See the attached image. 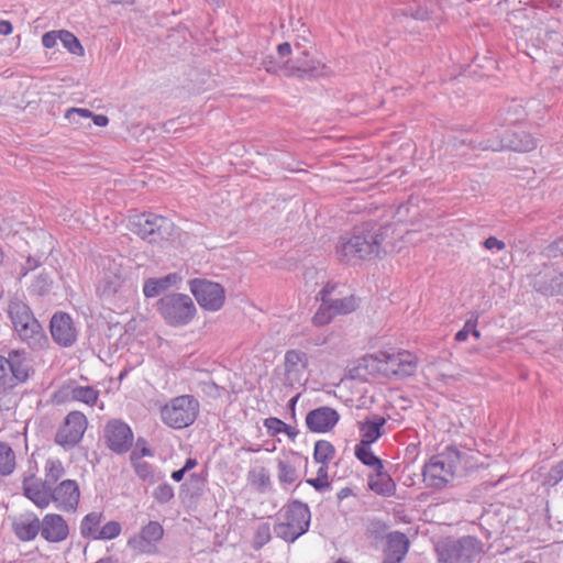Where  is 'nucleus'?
<instances>
[{"mask_svg": "<svg viewBox=\"0 0 563 563\" xmlns=\"http://www.w3.org/2000/svg\"><path fill=\"white\" fill-rule=\"evenodd\" d=\"M97 294L103 302L113 306V310L122 309L134 300L136 287L121 261L107 258L102 262Z\"/></svg>", "mask_w": 563, "mask_h": 563, "instance_id": "nucleus-1", "label": "nucleus"}, {"mask_svg": "<svg viewBox=\"0 0 563 563\" xmlns=\"http://www.w3.org/2000/svg\"><path fill=\"white\" fill-rule=\"evenodd\" d=\"M390 225L372 227L355 231L349 239H341L336 245V255L341 262L354 263L361 260H372L385 251V240Z\"/></svg>", "mask_w": 563, "mask_h": 563, "instance_id": "nucleus-2", "label": "nucleus"}, {"mask_svg": "<svg viewBox=\"0 0 563 563\" xmlns=\"http://www.w3.org/2000/svg\"><path fill=\"white\" fill-rule=\"evenodd\" d=\"M311 512L307 504L292 500L282 508L274 525L277 538L294 543L303 536L310 527Z\"/></svg>", "mask_w": 563, "mask_h": 563, "instance_id": "nucleus-3", "label": "nucleus"}, {"mask_svg": "<svg viewBox=\"0 0 563 563\" xmlns=\"http://www.w3.org/2000/svg\"><path fill=\"white\" fill-rule=\"evenodd\" d=\"M32 372L29 355L23 349H13L0 355V393H5L29 380Z\"/></svg>", "mask_w": 563, "mask_h": 563, "instance_id": "nucleus-4", "label": "nucleus"}, {"mask_svg": "<svg viewBox=\"0 0 563 563\" xmlns=\"http://www.w3.org/2000/svg\"><path fill=\"white\" fill-rule=\"evenodd\" d=\"M157 311L166 324L180 328L189 324L196 313L197 308L192 299L185 294L173 292L163 296L157 301Z\"/></svg>", "mask_w": 563, "mask_h": 563, "instance_id": "nucleus-5", "label": "nucleus"}, {"mask_svg": "<svg viewBox=\"0 0 563 563\" xmlns=\"http://www.w3.org/2000/svg\"><path fill=\"white\" fill-rule=\"evenodd\" d=\"M366 366L376 369L379 374L390 377L411 376L417 368L416 357L408 351L389 354L378 352L366 360Z\"/></svg>", "mask_w": 563, "mask_h": 563, "instance_id": "nucleus-6", "label": "nucleus"}, {"mask_svg": "<svg viewBox=\"0 0 563 563\" xmlns=\"http://www.w3.org/2000/svg\"><path fill=\"white\" fill-rule=\"evenodd\" d=\"M460 451L448 448L445 452L432 456L423 467V481L428 486L441 488L454 477Z\"/></svg>", "mask_w": 563, "mask_h": 563, "instance_id": "nucleus-7", "label": "nucleus"}, {"mask_svg": "<svg viewBox=\"0 0 563 563\" xmlns=\"http://www.w3.org/2000/svg\"><path fill=\"white\" fill-rule=\"evenodd\" d=\"M199 402L194 396L183 395L173 398L161 409L163 422L174 429H183L190 426L197 418Z\"/></svg>", "mask_w": 563, "mask_h": 563, "instance_id": "nucleus-8", "label": "nucleus"}, {"mask_svg": "<svg viewBox=\"0 0 563 563\" xmlns=\"http://www.w3.org/2000/svg\"><path fill=\"white\" fill-rule=\"evenodd\" d=\"M482 550V542L473 536L446 541L438 548L440 560L444 563H473Z\"/></svg>", "mask_w": 563, "mask_h": 563, "instance_id": "nucleus-9", "label": "nucleus"}, {"mask_svg": "<svg viewBox=\"0 0 563 563\" xmlns=\"http://www.w3.org/2000/svg\"><path fill=\"white\" fill-rule=\"evenodd\" d=\"M132 225L133 232L150 243L168 240L175 231V225L168 218L154 213L136 216L132 221Z\"/></svg>", "mask_w": 563, "mask_h": 563, "instance_id": "nucleus-10", "label": "nucleus"}, {"mask_svg": "<svg viewBox=\"0 0 563 563\" xmlns=\"http://www.w3.org/2000/svg\"><path fill=\"white\" fill-rule=\"evenodd\" d=\"M478 147L483 151H504L510 150L516 152H530L537 147V141L531 134L521 131H503L498 132L494 139H486L478 143Z\"/></svg>", "mask_w": 563, "mask_h": 563, "instance_id": "nucleus-11", "label": "nucleus"}, {"mask_svg": "<svg viewBox=\"0 0 563 563\" xmlns=\"http://www.w3.org/2000/svg\"><path fill=\"white\" fill-rule=\"evenodd\" d=\"M190 291L201 308L209 311H217L222 308L225 299L223 287L206 279H192Z\"/></svg>", "mask_w": 563, "mask_h": 563, "instance_id": "nucleus-12", "label": "nucleus"}, {"mask_svg": "<svg viewBox=\"0 0 563 563\" xmlns=\"http://www.w3.org/2000/svg\"><path fill=\"white\" fill-rule=\"evenodd\" d=\"M87 426L88 421L82 412L77 410L70 411L58 429L55 442L65 449L74 448L82 439Z\"/></svg>", "mask_w": 563, "mask_h": 563, "instance_id": "nucleus-13", "label": "nucleus"}, {"mask_svg": "<svg viewBox=\"0 0 563 563\" xmlns=\"http://www.w3.org/2000/svg\"><path fill=\"white\" fill-rule=\"evenodd\" d=\"M282 70L285 76L300 79H312L329 74V68L325 64L319 60L308 59L306 52H302L301 57L288 59L282 67Z\"/></svg>", "mask_w": 563, "mask_h": 563, "instance_id": "nucleus-14", "label": "nucleus"}, {"mask_svg": "<svg viewBox=\"0 0 563 563\" xmlns=\"http://www.w3.org/2000/svg\"><path fill=\"white\" fill-rule=\"evenodd\" d=\"M532 288L548 297H563V272L553 265H544L531 282Z\"/></svg>", "mask_w": 563, "mask_h": 563, "instance_id": "nucleus-15", "label": "nucleus"}, {"mask_svg": "<svg viewBox=\"0 0 563 563\" xmlns=\"http://www.w3.org/2000/svg\"><path fill=\"white\" fill-rule=\"evenodd\" d=\"M133 432L129 424L121 420H111L104 428L107 446L117 454L128 452L133 444Z\"/></svg>", "mask_w": 563, "mask_h": 563, "instance_id": "nucleus-16", "label": "nucleus"}, {"mask_svg": "<svg viewBox=\"0 0 563 563\" xmlns=\"http://www.w3.org/2000/svg\"><path fill=\"white\" fill-rule=\"evenodd\" d=\"M52 503L64 512H75L80 500V488L76 481L64 479L52 486Z\"/></svg>", "mask_w": 563, "mask_h": 563, "instance_id": "nucleus-17", "label": "nucleus"}, {"mask_svg": "<svg viewBox=\"0 0 563 563\" xmlns=\"http://www.w3.org/2000/svg\"><path fill=\"white\" fill-rule=\"evenodd\" d=\"M69 527L62 515L47 514L41 520V537L51 543H58L68 538Z\"/></svg>", "mask_w": 563, "mask_h": 563, "instance_id": "nucleus-18", "label": "nucleus"}, {"mask_svg": "<svg viewBox=\"0 0 563 563\" xmlns=\"http://www.w3.org/2000/svg\"><path fill=\"white\" fill-rule=\"evenodd\" d=\"M22 488L24 496L38 508H46L52 503V486L45 481L31 476L24 478Z\"/></svg>", "mask_w": 563, "mask_h": 563, "instance_id": "nucleus-19", "label": "nucleus"}, {"mask_svg": "<svg viewBox=\"0 0 563 563\" xmlns=\"http://www.w3.org/2000/svg\"><path fill=\"white\" fill-rule=\"evenodd\" d=\"M308 366V355L300 350H288L284 356L285 379L289 385L299 384Z\"/></svg>", "mask_w": 563, "mask_h": 563, "instance_id": "nucleus-20", "label": "nucleus"}, {"mask_svg": "<svg viewBox=\"0 0 563 563\" xmlns=\"http://www.w3.org/2000/svg\"><path fill=\"white\" fill-rule=\"evenodd\" d=\"M13 330L19 340L32 350L44 349L48 342L47 335L37 319L23 323Z\"/></svg>", "mask_w": 563, "mask_h": 563, "instance_id": "nucleus-21", "label": "nucleus"}, {"mask_svg": "<svg viewBox=\"0 0 563 563\" xmlns=\"http://www.w3.org/2000/svg\"><path fill=\"white\" fill-rule=\"evenodd\" d=\"M339 413L330 407H319L306 416L307 428L317 433L328 432L339 421Z\"/></svg>", "mask_w": 563, "mask_h": 563, "instance_id": "nucleus-22", "label": "nucleus"}, {"mask_svg": "<svg viewBox=\"0 0 563 563\" xmlns=\"http://www.w3.org/2000/svg\"><path fill=\"white\" fill-rule=\"evenodd\" d=\"M51 333L56 343L70 346L76 341V330L67 313H55L51 320Z\"/></svg>", "mask_w": 563, "mask_h": 563, "instance_id": "nucleus-23", "label": "nucleus"}, {"mask_svg": "<svg viewBox=\"0 0 563 563\" xmlns=\"http://www.w3.org/2000/svg\"><path fill=\"white\" fill-rule=\"evenodd\" d=\"M409 550L407 536L399 531L387 534L383 563H402Z\"/></svg>", "mask_w": 563, "mask_h": 563, "instance_id": "nucleus-24", "label": "nucleus"}, {"mask_svg": "<svg viewBox=\"0 0 563 563\" xmlns=\"http://www.w3.org/2000/svg\"><path fill=\"white\" fill-rule=\"evenodd\" d=\"M63 400L80 401L93 406L99 397V391L91 386L64 385L57 393Z\"/></svg>", "mask_w": 563, "mask_h": 563, "instance_id": "nucleus-25", "label": "nucleus"}, {"mask_svg": "<svg viewBox=\"0 0 563 563\" xmlns=\"http://www.w3.org/2000/svg\"><path fill=\"white\" fill-rule=\"evenodd\" d=\"M163 534L164 529L162 525L157 521H150L142 528L140 534L129 540V545L141 551H146L147 547L158 542L163 538Z\"/></svg>", "mask_w": 563, "mask_h": 563, "instance_id": "nucleus-26", "label": "nucleus"}, {"mask_svg": "<svg viewBox=\"0 0 563 563\" xmlns=\"http://www.w3.org/2000/svg\"><path fill=\"white\" fill-rule=\"evenodd\" d=\"M13 531L21 541H32L41 533V520L32 512L26 514L13 522Z\"/></svg>", "mask_w": 563, "mask_h": 563, "instance_id": "nucleus-27", "label": "nucleus"}, {"mask_svg": "<svg viewBox=\"0 0 563 563\" xmlns=\"http://www.w3.org/2000/svg\"><path fill=\"white\" fill-rule=\"evenodd\" d=\"M335 286L328 283L317 295L316 299L320 300L321 303L312 317V323L316 327H323L329 324L334 318V313L331 309V306L327 301V296H331Z\"/></svg>", "mask_w": 563, "mask_h": 563, "instance_id": "nucleus-28", "label": "nucleus"}, {"mask_svg": "<svg viewBox=\"0 0 563 563\" xmlns=\"http://www.w3.org/2000/svg\"><path fill=\"white\" fill-rule=\"evenodd\" d=\"M7 312L13 329L36 319L29 305L18 297H13L9 300Z\"/></svg>", "mask_w": 563, "mask_h": 563, "instance_id": "nucleus-29", "label": "nucleus"}, {"mask_svg": "<svg viewBox=\"0 0 563 563\" xmlns=\"http://www.w3.org/2000/svg\"><path fill=\"white\" fill-rule=\"evenodd\" d=\"M368 487L377 495L385 497L394 496L396 493V484L394 479L383 470H374L368 475Z\"/></svg>", "mask_w": 563, "mask_h": 563, "instance_id": "nucleus-30", "label": "nucleus"}, {"mask_svg": "<svg viewBox=\"0 0 563 563\" xmlns=\"http://www.w3.org/2000/svg\"><path fill=\"white\" fill-rule=\"evenodd\" d=\"M386 424V419L382 416H374L373 418H367L363 422L358 423V429L361 433L360 443L372 444L376 442L383 434V427Z\"/></svg>", "mask_w": 563, "mask_h": 563, "instance_id": "nucleus-31", "label": "nucleus"}, {"mask_svg": "<svg viewBox=\"0 0 563 563\" xmlns=\"http://www.w3.org/2000/svg\"><path fill=\"white\" fill-rule=\"evenodd\" d=\"M180 282L181 277L177 273H172L161 278H148L144 283L143 294L146 298H153Z\"/></svg>", "mask_w": 563, "mask_h": 563, "instance_id": "nucleus-32", "label": "nucleus"}, {"mask_svg": "<svg viewBox=\"0 0 563 563\" xmlns=\"http://www.w3.org/2000/svg\"><path fill=\"white\" fill-rule=\"evenodd\" d=\"M327 301L331 306L335 317L339 314L351 313L358 306L357 298L353 295L343 298H331L330 296H327Z\"/></svg>", "mask_w": 563, "mask_h": 563, "instance_id": "nucleus-33", "label": "nucleus"}, {"mask_svg": "<svg viewBox=\"0 0 563 563\" xmlns=\"http://www.w3.org/2000/svg\"><path fill=\"white\" fill-rule=\"evenodd\" d=\"M355 456L364 464L374 470H383L384 465L371 450V444L357 443L354 448Z\"/></svg>", "mask_w": 563, "mask_h": 563, "instance_id": "nucleus-34", "label": "nucleus"}, {"mask_svg": "<svg viewBox=\"0 0 563 563\" xmlns=\"http://www.w3.org/2000/svg\"><path fill=\"white\" fill-rule=\"evenodd\" d=\"M250 484L261 493H266L272 488V482L268 471L265 467H255L247 474Z\"/></svg>", "mask_w": 563, "mask_h": 563, "instance_id": "nucleus-35", "label": "nucleus"}, {"mask_svg": "<svg viewBox=\"0 0 563 563\" xmlns=\"http://www.w3.org/2000/svg\"><path fill=\"white\" fill-rule=\"evenodd\" d=\"M102 514L100 512H90L86 515L80 523V532L84 538H91L93 540L97 539V536L100 531L99 526L102 520Z\"/></svg>", "mask_w": 563, "mask_h": 563, "instance_id": "nucleus-36", "label": "nucleus"}, {"mask_svg": "<svg viewBox=\"0 0 563 563\" xmlns=\"http://www.w3.org/2000/svg\"><path fill=\"white\" fill-rule=\"evenodd\" d=\"M298 472L294 464L287 460L277 461V478L280 485H292L298 481Z\"/></svg>", "mask_w": 563, "mask_h": 563, "instance_id": "nucleus-37", "label": "nucleus"}, {"mask_svg": "<svg viewBox=\"0 0 563 563\" xmlns=\"http://www.w3.org/2000/svg\"><path fill=\"white\" fill-rule=\"evenodd\" d=\"M15 470V454L12 448L5 443L0 442V475L8 476Z\"/></svg>", "mask_w": 563, "mask_h": 563, "instance_id": "nucleus-38", "label": "nucleus"}, {"mask_svg": "<svg viewBox=\"0 0 563 563\" xmlns=\"http://www.w3.org/2000/svg\"><path fill=\"white\" fill-rule=\"evenodd\" d=\"M44 472V481L47 482L51 486L60 479L66 473L62 461L58 459H48L45 462Z\"/></svg>", "mask_w": 563, "mask_h": 563, "instance_id": "nucleus-39", "label": "nucleus"}, {"mask_svg": "<svg viewBox=\"0 0 563 563\" xmlns=\"http://www.w3.org/2000/svg\"><path fill=\"white\" fill-rule=\"evenodd\" d=\"M90 117H92V112L82 108H70L65 113V118L71 124L78 125L80 128L91 126Z\"/></svg>", "mask_w": 563, "mask_h": 563, "instance_id": "nucleus-40", "label": "nucleus"}, {"mask_svg": "<svg viewBox=\"0 0 563 563\" xmlns=\"http://www.w3.org/2000/svg\"><path fill=\"white\" fill-rule=\"evenodd\" d=\"M334 446L325 440H319L314 444L313 457L316 462L327 464L334 457Z\"/></svg>", "mask_w": 563, "mask_h": 563, "instance_id": "nucleus-41", "label": "nucleus"}, {"mask_svg": "<svg viewBox=\"0 0 563 563\" xmlns=\"http://www.w3.org/2000/svg\"><path fill=\"white\" fill-rule=\"evenodd\" d=\"M272 539V530L271 525L268 522H263L258 525L254 532L252 547L254 550H260L264 545H266Z\"/></svg>", "mask_w": 563, "mask_h": 563, "instance_id": "nucleus-42", "label": "nucleus"}, {"mask_svg": "<svg viewBox=\"0 0 563 563\" xmlns=\"http://www.w3.org/2000/svg\"><path fill=\"white\" fill-rule=\"evenodd\" d=\"M131 459H132L133 466H134V470H135V473L137 474V476L143 481H147L148 483H154L155 474H154L152 465L145 461L140 460L139 457L136 459L135 452L132 453Z\"/></svg>", "mask_w": 563, "mask_h": 563, "instance_id": "nucleus-43", "label": "nucleus"}, {"mask_svg": "<svg viewBox=\"0 0 563 563\" xmlns=\"http://www.w3.org/2000/svg\"><path fill=\"white\" fill-rule=\"evenodd\" d=\"M60 42L63 46L71 54L82 56L85 51L79 40L69 31L62 30Z\"/></svg>", "mask_w": 563, "mask_h": 563, "instance_id": "nucleus-44", "label": "nucleus"}, {"mask_svg": "<svg viewBox=\"0 0 563 563\" xmlns=\"http://www.w3.org/2000/svg\"><path fill=\"white\" fill-rule=\"evenodd\" d=\"M307 484L311 485L316 490L320 493L329 490L331 485L328 481L327 466H321L318 470V476L316 478L307 479Z\"/></svg>", "mask_w": 563, "mask_h": 563, "instance_id": "nucleus-45", "label": "nucleus"}, {"mask_svg": "<svg viewBox=\"0 0 563 563\" xmlns=\"http://www.w3.org/2000/svg\"><path fill=\"white\" fill-rule=\"evenodd\" d=\"M121 533V525L118 521L107 522L99 531L96 540H112Z\"/></svg>", "mask_w": 563, "mask_h": 563, "instance_id": "nucleus-46", "label": "nucleus"}, {"mask_svg": "<svg viewBox=\"0 0 563 563\" xmlns=\"http://www.w3.org/2000/svg\"><path fill=\"white\" fill-rule=\"evenodd\" d=\"M394 15L395 16H410L416 20L423 21V20L429 19V11L424 8H417V9H412L411 7L410 8H398V9H395Z\"/></svg>", "mask_w": 563, "mask_h": 563, "instance_id": "nucleus-47", "label": "nucleus"}, {"mask_svg": "<svg viewBox=\"0 0 563 563\" xmlns=\"http://www.w3.org/2000/svg\"><path fill=\"white\" fill-rule=\"evenodd\" d=\"M156 501L165 504L174 497V488L168 483L159 484L153 492Z\"/></svg>", "mask_w": 563, "mask_h": 563, "instance_id": "nucleus-48", "label": "nucleus"}, {"mask_svg": "<svg viewBox=\"0 0 563 563\" xmlns=\"http://www.w3.org/2000/svg\"><path fill=\"white\" fill-rule=\"evenodd\" d=\"M52 280L45 274H40L32 284L33 290L38 295H44L49 291Z\"/></svg>", "mask_w": 563, "mask_h": 563, "instance_id": "nucleus-49", "label": "nucleus"}, {"mask_svg": "<svg viewBox=\"0 0 563 563\" xmlns=\"http://www.w3.org/2000/svg\"><path fill=\"white\" fill-rule=\"evenodd\" d=\"M477 323V317H474V318H471L468 319L463 329H461L456 334H455V341L457 342H464L467 340L468 335L471 334V330H473L474 328V324Z\"/></svg>", "mask_w": 563, "mask_h": 563, "instance_id": "nucleus-50", "label": "nucleus"}, {"mask_svg": "<svg viewBox=\"0 0 563 563\" xmlns=\"http://www.w3.org/2000/svg\"><path fill=\"white\" fill-rule=\"evenodd\" d=\"M264 426L267 429L268 432H271L273 435L283 432V428L285 427V422H283L278 418H267L264 420Z\"/></svg>", "mask_w": 563, "mask_h": 563, "instance_id": "nucleus-51", "label": "nucleus"}, {"mask_svg": "<svg viewBox=\"0 0 563 563\" xmlns=\"http://www.w3.org/2000/svg\"><path fill=\"white\" fill-rule=\"evenodd\" d=\"M60 32H62V30L49 31V32L44 33L42 35L43 46L46 48H53L57 44V41H60Z\"/></svg>", "mask_w": 563, "mask_h": 563, "instance_id": "nucleus-52", "label": "nucleus"}, {"mask_svg": "<svg viewBox=\"0 0 563 563\" xmlns=\"http://www.w3.org/2000/svg\"><path fill=\"white\" fill-rule=\"evenodd\" d=\"M547 254L551 257L563 256V236L556 239L547 247Z\"/></svg>", "mask_w": 563, "mask_h": 563, "instance_id": "nucleus-53", "label": "nucleus"}, {"mask_svg": "<svg viewBox=\"0 0 563 563\" xmlns=\"http://www.w3.org/2000/svg\"><path fill=\"white\" fill-rule=\"evenodd\" d=\"M560 25H561L560 21L554 20V19L549 20V23L547 24V26L544 29L545 37L548 40H552L553 36L558 34Z\"/></svg>", "mask_w": 563, "mask_h": 563, "instance_id": "nucleus-54", "label": "nucleus"}, {"mask_svg": "<svg viewBox=\"0 0 563 563\" xmlns=\"http://www.w3.org/2000/svg\"><path fill=\"white\" fill-rule=\"evenodd\" d=\"M484 246L487 250L497 249L498 251H501L506 247V244L501 240H498L495 236H489L484 241Z\"/></svg>", "mask_w": 563, "mask_h": 563, "instance_id": "nucleus-55", "label": "nucleus"}, {"mask_svg": "<svg viewBox=\"0 0 563 563\" xmlns=\"http://www.w3.org/2000/svg\"><path fill=\"white\" fill-rule=\"evenodd\" d=\"M550 476L555 482H559L563 478V461L559 463L556 466L552 467Z\"/></svg>", "mask_w": 563, "mask_h": 563, "instance_id": "nucleus-56", "label": "nucleus"}, {"mask_svg": "<svg viewBox=\"0 0 563 563\" xmlns=\"http://www.w3.org/2000/svg\"><path fill=\"white\" fill-rule=\"evenodd\" d=\"M90 121H92L93 124L97 126H106L109 123L108 117H106L103 114H93L92 113V117H90Z\"/></svg>", "mask_w": 563, "mask_h": 563, "instance_id": "nucleus-57", "label": "nucleus"}, {"mask_svg": "<svg viewBox=\"0 0 563 563\" xmlns=\"http://www.w3.org/2000/svg\"><path fill=\"white\" fill-rule=\"evenodd\" d=\"M277 53L279 56L285 57L291 54V46L288 42H284L277 46Z\"/></svg>", "mask_w": 563, "mask_h": 563, "instance_id": "nucleus-58", "label": "nucleus"}, {"mask_svg": "<svg viewBox=\"0 0 563 563\" xmlns=\"http://www.w3.org/2000/svg\"><path fill=\"white\" fill-rule=\"evenodd\" d=\"M13 27L10 21L0 20V34L9 35L12 32Z\"/></svg>", "mask_w": 563, "mask_h": 563, "instance_id": "nucleus-59", "label": "nucleus"}, {"mask_svg": "<svg viewBox=\"0 0 563 563\" xmlns=\"http://www.w3.org/2000/svg\"><path fill=\"white\" fill-rule=\"evenodd\" d=\"M283 432L288 435L290 440H295L298 435V430L289 424L285 423V427L283 428Z\"/></svg>", "mask_w": 563, "mask_h": 563, "instance_id": "nucleus-60", "label": "nucleus"}, {"mask_svg": "<svg viewBox=\"0 0 563 563\" xmlns=\"http://www.w3.org/2000/svg\"><path fill=\"white\" fill-rule=\"evenodd\" d=\"M352 493L353 492L350 487H343L338 492L336 497L339 500H343V499L347 498L349 496H351Z\"/></svg>", "mask_w": 563, "mask_h": 563, "instance_id": "nucleus-61", "label": "nucleus"}, {"mask_svg": "<svg viewBox=\"0 0 563 563\" xmlns=\"http://www.w3.org/2000/svg\"><path fill=\"white\" fill-rule=\"evenodd\" d=\"M186 471L184 468H180V470H177V471H174L172 473V478L175 481V482H180L183 478H184V475H185Z\"/></svg>", "mask_w": 563, "mask_h": 563, "instance_id": "nucleus-62", "label": "nucleus"}, {"mask_svg": "<svg viewBox=\"0 0 563 563\" xmlns=\"http://www.w3.org/2000/svg\"><path fill=\"white\" fill-rule=\"evenodd\" d=\"M196 465H197V460L196 459H187L183 468L186 472H188V471L192 470Z\"/></svg>", "mask_w": 563, "mask_h": 563, "instance_id": "nucleus-63", "label": "nucleus"}, {"mask_svg": "<svg viewBox=\"0 0 563 563\" xmlns=\"http://www.w3.org/2000/svg\"><path fill=\"white\" fill-rule=\"evenodd\" d=\"M471 334H472L475 339H479V338H481V332L476 329V324H474L473 330H471Z\"/></svg>", "mask_w": 563, "mask_h": 563, "instance_id": "nucleus-64", "label": "nucleus"}]
</instances>
